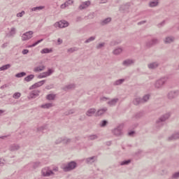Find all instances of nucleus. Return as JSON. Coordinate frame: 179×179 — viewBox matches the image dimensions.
Segmentation results:
<instances>
[{
  "instance_id": "31",
  "label": "nucleus",
  "mask_w": 179,
  "mask_h": 179,
  "mask_svg": "<svg viewBox=\"0 0 179 179\" xmlns=\"http://www.w3.org/2000/svg\"><path fill=\"white\" fill-rule=\"evenodd\" d=\"M106 125H107V121L103 120L101 124V127H106Z\"/></svg>"
},
{
  "instance_id": "1",
  "label": "nucleus",
  "mask_w": 179,
  "mask_h": 179,
  "mask_svg": "<svg viewBox=\"0 0 179 179\" xmlns=\"http://www.w3.org/2000/svg\"><path fill=\"white\" fill-rule=\"evenodd\" d=\"M69 26V24L66 21H59L55 24V27H59V29H63V27H68Z\"/></svg>"
},
{
  "instance_id": "11",
  "label": "nucleus",
  "mask_w": 179,
  "mask_h": 179,
  "mask_svg": "<svg viewBox=\"0 0 179 179\" xmlns=\"http://www.w3.org/2000/svg\"><path fill=\"white\" fill-rule=\"evenodd\" d=\"M90 5V1H86L85 3H83L81 6H80V9H85L87 8Z\"/></svg>"
},
{
  "instance_id": "22",
  "label": "nucleus",
  "mask_w": 179,
  "mask_h": 179,
  "mask_svg": "<svg viewBox=\"0 0 179 179\" xmlns=\"http://www.w3.org/2000/svg\"><path fill=\"white\" fill-rule=\"evenodd\" d=\"M16 78H23V76H26V73L22 72L20 73L16 74Z\"/></svg>"
},
{
  "instance_id": "32",
  "label": "nucleus",
  "mask_w": 179,
  "mask_h": 179,
  "mask_svg": "<svg viewBox=\"0 0 179 179\" xmlns=\"http://www.w3.org/2000/svg\"><path fill=\"white\" fill-rule=\"evenodd\" d=\"M94 40V37H91L88 40L85 41V43H90V41H93Z\"/></svg>"
},
{
  "instance_id": "37",
  "label": "nucleus",
  "mask_w": 179,
  "mask_h": 179,
  "mask_svg": "<svg viewBox=\"0 0 179 179\" xmlns=\"http://www.w3.org/2000/svg\"><path fill=\"white\" fill-rule=\"evenodd\" d=\"M58 44H62V40L61 38H59L57 40Z\"/></svg>"
},
{
  "instance_id": "49",
  "label": "nucleus",
  "mask_w": 179,
  "mask_h": 179,
  "mask_svg": "<svg viewBox=\"0 0 179 179\" xmlns=\"http://www.w3.org/2000/svg\"><path fill=\"white\" fill-rule=\"evenodd\" d=\"M0 166H1V163H0Z\"/></svg>"
},
{
  "instance_id": "38",
  "label": "nucleus",
  "mask_w": 179,
  "mask_h": 179,
  "mask_svg": "<svg viewBox=\"0 0 179 179\" xmlns=\"http://www.w3.org/2000/svg\"><path fill=\"white\" fill-rule=\"evenodd\" d=\"M134 134H135V132H134V131L129 132V136H131L134 135Z\"/></svg>"
},
{
  "instance_id": "43",
  "label": "nucleus",
  "mask_w": 179,
  "mask_h": 179,
  "mask_svg": "<svg viewBox=\"0 0 179 179\" xmlns=\"http://www.w3.org/2000/svg\"><path fill=\"white\" fill-rule=\"evenodd\" d=\"M101 3H106V1H102Z\"/></svg>"
},
{
  "instance_id": "18",
  "label": "nucleus",
  "mask_w": 179,
  "mask_h": 179,
  "mask_svg": "<svg viewBox=\"0 0 179 179\" xmlns=\"http://www.w3.org/2000/svg\"><path fill=\"white\" fill-rule=\"evenodd\" d=\"M105 111H107V109H100L98 110L96 115H102V114H104Z\"/></svg>"
},
{
  "instance_id": "9",
  "label": "nucleus",
  "mask_w": 179,
  "mask_h": 179,
  "mask_svg": "<svg viewBox=\"0 0 179 179\" xmlns=\"http://www.w3.org/2000/svg\"><path fill=\"white\" fill-rule=\"evenodd\" d=\"M73 3V1H72V0H69L64 4L62 5L61 8H62V9H64V8H66V6H69V5H72Z\"/></svg>"
},
{
  "instance_id": "42",
  "label": "nucleus",
  "mask_w": 179,
  "mask_h": 179,
  "mask_svg": "<svg viewBox=\"0 0 179 179\" xmlns=\"http://www.w3.org/2000/svg\"><path fill=\"white\" fill-rule=\"evenodd\" d=\"M68 89H72V85H69Z\"/></svg>"
},
{
  "instance_id": "46",
  "label": "nucleus",
  "mask_w": 179,
  "mask_h": 179,
  "mask_svg": "<svg viewBox=\"0 0 179 179\" xmlns=\"http://www.w3.org/2000/svg\"><path fill=\"white\" fill-rule=\"evenodd\" d=\"M0 113H2V110H0Z\"/></svg>"
},
{
  "instance_id": "20",
  "label": "nucleus",
  "mask_w": 179,
  "mask_h": 179,
  "mask_svg": "<svg viewBox=\"0 0 179 179\" xmlns=\"http://www.w3.org/2000/svg\"><path fill=\"white\" fill-rule=\"evenodd\" d=\"M121 52H122V49H121V48L115 49L113 51V53L115 54V55L121 54Z\"/></svg>"
},
{
  "instance_id": "15",
  "label": "nucleus",
  "mask_w": 179,
  "mask_h": 179,
  "mask_svg": "<svg viewBox=\"0 0 179 179\" xmlns=\"http://www.w3.org/2000/svg\"><path fill=\"white\" fill-rule=\"evenodd\" d=\"M124 65H131V64H134V61L131 60V59H128V60H125L124 62H123Z\"/></svg>"
},
{
  "instance_id": "16",
  "label": "nucleus",
  "mask_w": 179,
  "mask_h": 179,
  "mask_svg": "<svg viewBox=\"0 0 179 179\" xmlns=\"http://www.w3.org/2000/svg\"><path fill=\"white\" fill-rule=\"evenodd\" d=\"M10 68V64H6L5 66H3L2 67L0 68V71H5L6 69H9Z\"/></svg>"
},
{
  "instance_id": "45",
  "label": "nucleus",
  "mask_w": 179,
  "mask_h": 179,
  "mask_svg": "<svg viewBox=\"0 0 179 179\" xmlns=\"http://www.w3.org/2000/svg\"><path fill=\"white\" fill-rule=\"evenodd\" d=\"M118 131V129L115 130V131Z\"/></svg>"
},
{
  "instance_id": "10",
  "label": "nucleus",
  "mask_w": 179,
  "mask_h": 179,
  "mask_svg": "<svg viewBox=\"0 0 179 179\" xmlns=\"http://www.w3.org/2000/svg\"><path fill=\"white\" fill-rule=\"evenodd\" d=\"M94 113H96V109H93V108L89 109L87 111V115L88 117H92V115H93V114H94Z\"/></svg>"
},
{
  "instance_id": "40",
  "label": "nucleus",
  "mask_w": 179,
  "mask_h": 179,
  "mask_svg": "<svg viewBox=\"0 0 179 179\" xmlns=\"http://www.w3.org/2000/svg\"><path fill=\"white\" fill-rule=\"evenodd\" d=\"M34 96H36V94H31V99L34 98V97H35Z\"/></svg>"
},
{
  "instance_id": "30",
  "label": "nucleus",
  "mask_w": 179,
  "mask_h": 179,
  "mask_svg": "<svg viewBox=\"0 0 179 179\" xmlns=\"http://www.w3.org/2000/svg\"><path fill=\"white\" fill-rule=\"evenodd\" d=\"M129 163H131V160H127L122 162V166H124V164H129Z\"/></svg>"
},
{
  "instance_id": "13",
  "label": "nucleus",
  "mask_w": 179,
  "mask_h": 179,
  "mask_svg": "<svg viewBox=\"0 0 179 179\" xmlns=\"http://www.w3.org/2000/svg\"><path fill=\"white\" fill-rule=\"evenodd\" d=\"M148 68L150 69H155V68H157V63H152L148 65Z\"/></svg>"
},
{
  "instance_id": "28",
  "label": "nucleus",
  "mask_w": 179,
  "mask_h": 179,
  "mask_svg": "<svg viewBox=\"0 0 179 179\" xmlns=\"http://www.w3.org/2000/svg\"><path fill=\"white\" fill-rule=\"evenodd\" d=\"M110 22H111V18H106V19L103 22V24H107V23H110Z\"/></svg>"
},
{
  "instance_id": "26",
  "label": "nucleus",
  "mask_w": 179,
  "mask_h": 179,
  "mask_svg": "<svg viewBox=\"0 0 179 179\" xmlns=\"http://www.w3.org/2000/svg\"><path fill=\"white\" fill-rule=\"evenodd\" d=\"M157 1H152L150 3V6L153 8L154 6H157Z\"/></svg>"
},
{
  "instance_id": "33",
  "label": "nucleus",
  "mask_w": 179,
  "mask_h": 179,
  "mask_svg": "<svg viewBox=\"0 0 179 179\" xmlns=\"http://www.w3.org/2000/svg\"><path fill=\"white\" fill-rule=\"evenodd\" d=\"M29 53V50H22V54L24 55H26V54H28Z\"/></svg>"
},
{
  "instance_id": "4",
  "label": "nucleus",
  "mask_w": 179,
  "mask_h": 179,
  "mask_svg": "<svg viewBox=\"0 0 179 179\" xmlns=\"http://www.w3.org/2000/svg\"><path fill=\"white\" fill-rule=\"evenodd\" d=\"M149 100V95H145L143 97V99L141 101V99L137 98L134 100V104H139V103H143L145 101H148Z\"/></svg>"
},
{
  "instance_id": "6",
  "label": "nucleus",
  "mask_w": 179,
  "mask_h": 179,
  "mask_svg": "<svg viewBox=\"0 0 179 179\" xmlns=\"http://www.w3.org/2000/svg\"><path fill=\"white\" fill-rule=\"evenodd\" d=\"M51 73H52V69H49L48 72H45V73L40 74L38 76V78L39 79H41L43 78H47V76H50V75H51Z\"/></svg>"
},
{
  "instance_id": "8",
  "label": "nucleus",
  "mask_w": 179,
  "mask_h": 179,
  "mask_svg": "<svg viewBox=\"0 0 179 179\" xmlns=\"http://www.w3.org/2000/svg\"><path fill=\"white\" fill-rule=\"evenodd\" d=\"M44 69H45V66H37L34 69V72H41Z\"/></svg>"
},
{
  "instance_id": "48",
  "label": "nucleus",
  "mask_w": 179,
  "mask_h": 179,
  "mask_svg": "<svg viewBox=\"0 0 179 179\" xmlns=\"http://www.w3.org/2000/svg\"><path fill=\"white\" fill-rule=\"evenodd\" d=\"M100 45H103L101 44Z\"/></svg>"
},
{
  "instance_id": "36",
  "label": "nucleus",
  "mask_w": 179,
  "mask_h": 179,
  "mask_svg": "<svg viewBox=\"0 0 179 179\" xmlns=\"http://www.w3.org/2000/svg\"><path fill=\"white\" fill-rule=\"evenodd\" d=\"M90 160H93V157L88 158V159H87V162L88 163H92V162H93V161L90 162Z\"/></svg>"
},
{
  "instance_id": "7",
  "label": "nucleus",
  "mask_w": 179,
  "mask_h": 179,
  "mask_svg": "<svg viewBox=\"0 0 179 179\" xmlns=\"http://www.w3.org/2000/svg\"><path fill=\"white\" fill-rule=\"evenodd\" d=\"M45 81L42 80L40 82L36 83V84H34V85H32L30 89H36V87H40V86H43V85H44Z\"/></svg>"
},
{
  "instance_id": "17",
  "label": "nucleus",
  "mask_w": 179,
  "mask_h": 179,
  "mask_svg": "<svg viewBox=\"0 0 179 179\" xmlns=\"http://www.w3.org/2000/svg\"><path fill=\"white\" fill-rule=\"evenodd\" d=\"M34 78V75H30L24 78V80H26L27 82H30V80H31V79H33Z\"/></svg>"
},
{
  "instance_id": "47",
  "label": "nucleus",
  "mask_w": 179,
  "mask_h": 179,
  "mask_svg": "<svg viewBox=\"0 0 179 179\" xmlns=\"http://www.w3.org/2000/svg\"><path fill=\"white\" fill-rule=\"evenodd\" d=\"M162 121H164V120H162Z\"/></svg>"
},
{
  "instance_id": "35",
  "label": "nucleus",
  "mask_w": 179,
  "mask_h": 179,
  "mask_svg": "<svg viewBox=\"0 0 179 179\" xmlns=\"http://www.w3.org/2000/svg\"><path fill=\"white\" fill-rule=\"evenodd\" d=\"M178 177H179V172H178V173H175V174L173 175V178H178Z\"/></svg>"
},
{
  "instance_id": "2",
  "label": "nucleus",
  "mask_w": 179,
  "mask_h": 179,
  "mask_svg": "<svg viewBox=\"0 0 179 179\" xmlns=\"http://www.w3.org/2000/svg\"><path fill=\"white\" fill-rule=\"evenodd\" d=\"M76 167V163L72 162H70L67 166L63 167L64 171H71V170H73Z\"/></svg>"
},
{
  "instance_id": "25",
  "label": "nucleus",
  "mask_w": 179,
  "mask_h": 179,
  "mask_svg": "<svg viewBox=\"0 0 179 179\" xmlns=\"http://www.w3.org/2000/svg\"><path fill=\"white\" fill-rule=\"evenodd\" d=\"M20 96H22V94L20 92H15L13 94V98L14 99H19V97H20Z\"/></svg>"
},
{
  "instance_id": "19",
  "label": "nucleus",
  "mask_w": 179,
  "mask_h": 179,
  "mask_svg": "<svg viewBox=\"0 0 179 179\" xmlns=\"http://www.w3.org/2000/svg\"><path fill=\"white\" fill-rule=\"evenodd\" d=\"M174 41V38L173 37H168L165 40V43H173Z\"/></svg>"
},
{
  "instance_id": "21",
  "label": "nucleus",
  "mask_w": 179,
  "mask_h": 179,
  "mask_svg": "<svg viewBox=\"0 0 179 179\" xmlns=\"http://www.w3.org/2000/svg\"><path fill=\"white\" fill-rule=\"evenodd\" d=\"M41 9H44V6H38V7H34L31 9L32 11L36 10H41Z\"/></svg>"
},
{
  "instance_id": "41",
  "label": "nucleus",
  "mask_w": 179,
  "mask_h": 179,
  "mask_svg": "<svg viewBox=\"0 0 179 179\" xmlns=\"http://www.w3.org/2000/svg\"><path fill=\"white\" fill-rule=\"evenodd\" d=\"M11 33H15V28L11 29Z\"/></svg>"
},
{
  "instance_id": "29",
  "label": "nucleus",
  "mask_w": 179,
  "mask_h": 179,
  "mask_svg": "<svg viewBox=\"0 0 179 179\" xmlns=\"http://www.w3.org/2000/svg\"><path fill=\"white\" fill-rule=\"evenodd\" d=\"M23 15H24V11H22L21 13H17V17H22V16H23Z\"/></svg>"
},
{
  "instance_id": "44",
  "label": "nucleus",
  "mask_w": 179,
  "mask_h": 179,
  "mask_svg": "<svg viewBox=\"0 0 179 179\" xmlns=\"http://www.w3.org/2000/svg\"><path fill=\"white\" fill-rule=\"evenodd\" d=\"M103 100H107V98H103Z\"/></svg>"
},
{
  "instance_id": "23",
  "label": "nucleus",
  "mask_w": 179,
  "mask_h": 179,
  "mask_svg": "<svg viewBox=\"0 0 179 179\" xmlns=\"http://www.w3.org/2000/svg\"><path fill=\"white\" fill-rule=\"evenodd\" d=\"M42 108H50V107H52L51 103H46L45 105L41 106Z\"/></svg>"
},
{
  "instance_id": "12",
  "label": "nucleus",
  "mask_w": 179,
  "mask_h": 179,
  "mask_svg": "<svg viewBox=\"0 0 179 179\" xmlns=\"http://www.w3.org/2000/svg\"><path fill=\"white\" fill-rule=\"evenodd\" d=\"M41 54H48L52 52V49L44 48L41 51Z\"/></svg>"
},
{
  "instance_id": "3",
  "label": "nucleus",
  "mask_w": 179,
  "mask_h": 179,
  "mask_svg": "<svg viewBox=\"0 0 179 179\" xmlns=\"http://www.w3.org/2000/svg\"><path fill=\"white\" fill-rule=\"evenodd\" d=\"M31 37H33V31H29L22 35V39L23 41H26L27 40H30Z\"/></svg>"
},
{
  "instance_id": "34",
  "label": "nucleus",
  "mask_w": 179,
  "mask_h": 179,
  "mask_svg": "<svg viewBox=\"0 0 179 179\" xmlns=\"http://www.w3.org/2000/svg\"><path fill=\"white\" fill-rule=\"evenodd\" d=\"M124 82V80H119L116 81V85H121Z\"/></svg>"
},
{
  "instance_id": "14",
  "label": "nucleus",
  "mask_w": 179,
  "mask_h": 179,
  "mask_svg": "<svg viewBox=\"0 0 179 179\" xmlns=\"http://www.w3.org/2000/svg\"><path fill=\"white\" fill-rule=\"evenodd\" d=\"M41 41H43V39H41V40L38 41L37 42H36L35 43H34L31 45H29L28 48H31V47H36V45H37L38 44H40V43H41Z\"/></svg>"
},
{
  "instance_id": "27",
  "label": "nucleus",
  "mask_w": 179,
  "mask_h": 179,
  "mask_svg": "<svg viewBox=\"0 0 179 179\" xmlns=\"http://www.w3.org/2000/svg\"><path fill=\"white\" fill-rule=\"evenodd\" d=\"M117 99H113L108 102V104H110V106H114V104H115V103H117Z\"/></svg>"
},
{
  "instance_id": "24",
  "label": "nucleus",
  "mask_w": 179,
  "mask_h": 179,
  "mask_svg": "<svg viewBox=\"0 0 179 179\" xmlns=\"http://www.w3.org/2000/svg\"><path fill=\"white\" fill-rule=\"evenodd\" d=\"M48 100H54L55 99V95L54 94H49L47 96Z\"/></svg>"
},
{
  "instance_id": "39",
  "label": "nucleus",
  "mask_w": 179,
  "mask_h": 179,
  "mask_svg": "<svg viewBox=\"0 0 179 179\" xmlns=\"http://www.w3.org/2000/svg\"><path fill=\"white\" fill-rule=\"evenodd\" d=\"M96 138H97V136H96L95 135L91 136V139H96Z\"/></svg>"
},
{
  "instance_id": "5",
  "label": "nucleus",
  "mask_w": 179,
  "mask_h": 179,
  "mask_svg": "<svg viewBox=\"0 0 179 179\" xmlns=\"http://www.w3.org/2000/svg\"><path fill=\"white\" fill-rule=\"evenodd\" d=\"M42 174L45 177H50V176H52L53 173L48 168H45L42 170Z\"/></svg>"
}]
</instances>
